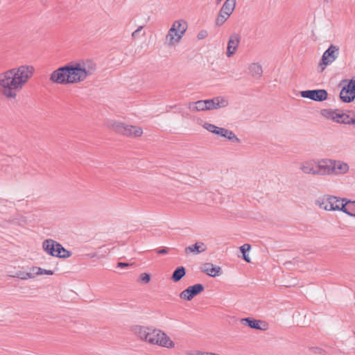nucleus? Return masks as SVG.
I'll use <instances>...</instances> for the list:
<instances>
[{"mask_svg": "<svg viewBox=\"0 0 355 355\" xmlns=\"http://www.w3.org/2000/svg\"><path fill=\"white\" fill-rule=\"evenodd\" d=\"M35 71L33 65L24 64L0 72V95L8 101H16L33 77Z\"/></svg>", "mask_w": 355, "mask_h": 355, "instance_id": "nucleus-1", "label": "nucleus"}, {"mask_svg": "<svg viewBox=\"0 0 355 355\" xmlns=\"http://www.w3.org/2000/svg\"><path fill=\"white\" fill-rule=\"evenodd\" d=\"M96 69V64L92 60L69 62L53 71L50 80L60 85H73L85 81Z\"/></svg>", "mask_w": 355, "mask_h": 355, "instance_id": "nucleus-2", "label": "nucleus"}, {"mask_svg": "<svg viewBox=\"0 0 355 355\" xmlns=\"http://www.w3.org/2000/svg\"><path fill=\"white\" fill-rule=\"evenodd\" d=\"M134 333L140 340L151 345L166 349H173L175 346L172 338L160 329L138 325L134 327Z\"/></svg>", "mask_w": 355, "mask_h": 355, "instance_id": "nucleus-3", "label": "nucleus"}, {"mask_svg": "<svg viewBox=\"0 0 355 355\" xmlns=\"http://www.w3.org/2000/svg\"><path fill=\"white\" fill-rule=\"evenodd\" d=\"M187 28L186 20L180 19L174 21L165 36V44L168 47L178 45L185 35Z\"/></svg>", "mask_w": 355, "mask_h": 355, "instance_id": "nucleus-4", "label": "nucleus"}, {"mask_svg": "<svg viewBox=\"0 0 355 355\" xmlns=\"http://www.w3.org/2000/svg\"><path fill=\"white\" fill-rule=\"evenodd\" d=\"M228 101L222 96H218L212 99L201 100L196 102H189L187 104L188 109L191 112H204L227 106Z\"/></svg>", "mask_w": 355, "mask_h": 355, "instance_id": "nucleus-5", "label": "nucleus"}, {"mask_svg": "<svg viewBox=\"0 0 355 355\" xmlns=\"http://www.w3.org/2000/svg\"><path fill=\"white\" fill-rule=\"evenodd\" d=\"M343 200L336 196L324 195L318 198L315 203L320 209L326 211H340Z\"/></svg>", "mask_w": 355, "mask_h": 355, "instance_id": "nucleus-6", "label": "nucleus"}, {"mask_svg": "<svg viewBox=\"0 0 355 355\" xmlns=\"http://www.w3.org/2000/svg\"><path fill=\"white\" fill-rule=\"evenodd\" d=\"M42 248L47 254L53 257L68 258L71 255L69 251L53 239L45 240L42 243Z\"/></svg>", "mask_w": 355, "mask_h": 355, "instance_id": "nucleus-7", "label": "nucleus"}, {"mask_svg": "<svg viewBox=\"0 0 355 355\" xmlns=\"http://www.w3.org/2000/svg\"><path fill=\"white\" fill-rule=\"evenodd\" d=\"M339 54V47L331 45L323 53L318 67L321 71H324L327 66L334 62Z\"/></svg>", "mask_w": 355, "mask_h": 355, "instance_id": "nucleus-8", "label": "nucleus"}, {"mask_svg": "<svg viewBox=\"0 0 355 355\" xmlns=\"http://www.w3.org/2000/svg\"><path fill=\"white\" fill-rule=\"evenodd\" d=\"M322 116L326 119L331 120L336 123H345L348 121L347 114L340 110H333L331 109H324L321 111Z\"/></svg>", "mask_w": 355, "mask_h": 355, "instance_id": "nucleus-9", "label": "nucleus"}, {"mask_svg": "<svg viewBox=\"0 0 355 355\" xmlns=\"http://www.w3.org/2000/svg\"><path fill=\"white\" fill-rule=\"evenodd\" d=\"M341 100L349 103L355 98V80L352 79L343 87L340 93Z\"/></svg>", "mask_w": 355, "mask_h": 355, "instance_id": "nucleus-10", "label": "nucleus"}, {"mask_svg": "<svg viewBox=\"0 0 355 355\" xmlns=\"http://www.w3.org/2000/svg\"><path fill=\"white\" fill-rule=\"evenodd\" d=\"M300 95L315 101H323L327 98L328 94L325 89H314L302 91Z\"/></svg>", "mask_w": 355, "mask_h": 355, "instance_id": "nucleus-11", "label": "nucleus"}, {"mask_svg": "<svg viewBox=\"0 0 355 355\" xmlns=\"http://www.w3.org/2000/svg\"><path fill=\"white\" fill-rule=\"evenodd\" d=\"M204 291V286L201 284H196L195 285L189 286L180 293V297L182 300L190 301L195 296L200 294Z\"/></svg>", "mask_w": 355, "mask_h": 355, "instance_id": "nucleus-12", "label": "nucleus"}, {"mask_svg": "<svg viewBox=\"0 0 355 355\" xmlns=\"http://www.w3.org/2000/svg\"><path fill=\"white\" fill-rule=\"evenodd\" d=\"M331 169V175H343L349 171V166L343 161L332 159Z\"/></svg>", "mask_w": 355, "mask_h": 355, "instance_id": "nucleus-13", "label": "nucleus"}, {"mask_svg": "<svg viewBox=\"0 0 355 355\" xmlns=\"http://www.w3.org/2000/svg\"><path fill=\"white\" fill-rule=\"evenodd\" d=\"M241 322L243 325H247L249 327L258 330L265 331L268 329V324L261 320H256L252 318H245L241 320Z\"/></svg>", "mask_w": 355, "mask_h": 355, "instance_id": "nucleus-14", "label": "nucleus"}, {"mask_svg": "<svg viewBox=\"0 0 355 355\" xmlns=\"http://www.w3.org/2000/svg\"><path fill=\"white\" fill-rule=\"evenodd\" d=\"M241 41V37L237 34H232L230 35L226 51V56L231 58L234 55L238 49Z\"/></svg>", "mask_w": 355, "mask_h": 355, "instance_id": "nucleus-15", "label": "nucleus"}, {"mask_svg": "<svg viewBox=\"0 0 355 355\" xmlns=\"http://www.w3.org/2000/svg\"><path fill=\"white\" fill-rule=\"evenodd\" d=\"M143 133L144 132L141 127L125 123L122 135L136 138L141 137Z\"/></svg>", "mask_w": 355, "mask_h": 355, "instance_id": "nucleus-16", "label": "nucleus"}, {"mask_svg": "<svg viewBox=\"0 0 355 355\" xmlns=\"http://www.w3.org/2000/svg\"><path fill=\"white\" fill-rule=\"evenodd\" d=\"M300 169L306 174L318 175V159L309 160L303 162L300 166Z\"/></svg>", "mask_w": 355, "mask_h": 355, "instance_id": "nucleus-17", "label": "nucleus"}, {"mask_svg": "<svg viewBox=\"0 0 355 355\" xmlns=\"http://www.w3.org/2000/svg\"><path fill=\"white\" fill-rule=\"evenodd\" d=\"M318 175H331L332 159H318Z\"/></svg>", "mask_w": 355, "mask_h": 355, "instance_id": "nucleus-18", "label": "nucleus"}, {"mask_svg": "<svg viewBox=\"0 0 355 355\" xmlns=\"http://www.w3.org/2000/svg\"><path fill=\"white\" fill-rule=\"evenodd\" d=\"M202 271L212 277H218L223 272L221 267L211 263H204L202 266Z\"/></svg>", "mask_w": 355, "mask_h": 355, "instance_id": "nucleus-19", "label": "nucleus"}, {"mask_svg": "<svg viewBox=\"0 0 355 355\" xmlns=\"http://www.w3.org/2000/svg\"><path fill=\"white\" fill-rule=\"evenodd\" d=\"M341 207L342 209L340 211L352 217H355V201L347 200L343 198Z\"/></svg>", "mask_w": 355, "mask_h": 355, "instance_id": "nucleus-20", "label": "nucleus"}, {"mask_svg": "<svg viewBox=\"0 0 355 355\" xmlns=\"http://www.w3.org/2000/svg\"><path fill=\"white\" fill-rule=\"evenodd\" d=\"M207 250V245L203 242H197L195 244L188 246L185 248L184 252L187 254L193 253L199 254Z\"/></svg>", "mask_w": 355, "mask_h": 355, "instance_id": "nucleus-21", "label": "nucleus"}, {"mask_svg": "<svg viewBox=\"0 0 355 355\" xmlns=\"http://www.w3.org/2000/svg\"><path fill=\"white\" fill-rule=\"evenodd\" d=\"M125 125V123L116 120H111L107 123V127L110 129L121 135L123 134Z\"/></svg>", "mask_w": 355, "mask_h": 355, "instance_id": "nucleus-22", "label": "nucleus"}, {"mask_svg": "<svg viewBox=\"0 0 355 355\" xmlns=\"http://www.w3.org/2000/svg\"><path fill=\"white\" fill-rule=\"evenodd\" d=\"M249 73L254 78H260L263 73V69L259 63H252L248 67Z\"/></svg>", "mask_w": 355, "mask_h": 355, "instance_id": "nucleus-23", "label": "nucleus"}, {"mask_svg": "<svg viewBox=\"0 0 355 355\" xmlns=\"http://www.w3.org/2000/svg\"><path fill=\"white\" fill-rule=\"evenodd\" d=\"M235 7L236 0H226L222 6L220 10L231 16L235 9Z\"/></svg>", "mask_w": 355, "mask_h": 355, "instance_id": "nucleus-24", "label": "nucleus"}, {"mask_svg": "<svg viewBox=\"0 0 355 355\" xmlns=\"http://www.w3.org/2000/svg\"><path fill=\"white\" fill-rule=\"evenodd\" d=\"M216 135L227 138V139L231 141L239 140L235 134L232 131L223 128L218 127V131Z\"/></svg>", "mask_w": 355, "mask_h": 355, "instance_id": "nucleus-25", "label": "nucleus"}, {"mask_svg": "<svg viewBox=\"0 0 355 355\" xmlns=\"http://www.w3.org/2000/svg\"><path fill=\"white\" fill-rule=\"evenodd\" d=\"M30 270L32 272V275H33V279L40 275H53L54 274V271L52 270H46L43 269L40 267L33 266L30 268Z\"/></svg>", "mask_w": 355, "mask_h": 355, "instance_id": "nucleus-26", "label": "nucleus"}, {"mask_svg": "<svg viewBox=\"0 0 355 355\" xmlns=\"http://www.w3.org/2000/svg\"><path fill=\"white\" fill-rule=\"evenodd\" d=\"M186 274V270L183 266L178 268L173 273L171 279L174 282H179Z\"/></svg>", "mask_w": 355, "mask_h": 355, "instance_id": "nucleus-27", "label": "nucleus"}, {"mask_svg": "<svg viewBox=\"0 0 355 355\" xmlns=\"http://www.w3.org/2000/svg\"><path fill=\"white\" fill-rule=\"evenodd\" d=\"M230 16L225 12H223V11H221L220 10L216 18V20H215V24H216V26H223L225 21L229 19Z\"/></svg>", "mask_w": 355, "mask_h": 355, "instance_id": "nucleus-28", "label": "nucleus"}, {"mask_svg": "<svg viewBox=\"0 0 355 355\" xmlns=\"http://www.w3.org/2000/svg\"><path fill=\"white\" fill-rule=\"evenodd\" d=\"M250 250H251V246L248 243H245L240 247V251L242 253L243 258L248 263H250L251 261L250 257L247 254V252H250Z\"/></svg>", "mask_w": 355, "mask_h": 355, "instance_id": "nucleus-29", "label": "nucleus"}, {"mask_svg": "<svg viewBox=\"0 0 355 355\" xmlns=\"http://www.w3.org/2000/svg\"><path fill=\"white\" fill-rule=\"evenodd\" d=\"M12 277L19 278L23 280H26L29 279H33V275H32L31 270L30 272H22L19 271L15 275H10Z\"/></svg>", "mask_w": 355, "mask_h": 355, "instance_id": "nucleus-30", "label": "nucleus"}, {"mask_svg": "<svg viewBox=\"0 0 355 355\" xmlns=\"http://www.w3.org/2000/svg\"><path fill=\"white\" fill-rule=\"evenodd\" d=\"M151 281V275L148 272H141L139 274L137 282L139 284H148Z\"/></svg>", "mask_w": 355, "mask_h": 355, "instance_id": "nucleus-31", "label": "nucleus"}, {"mask_svg": "<svg viewBox=\"0 0 355 355\" xmlns=\"http://www.w3.org/2000/svg\"><path fill=\"white\" fill-rule=\"evenodd\" d=\"M202 127L207 131L214 134H216L218 128V126L209 123H204Z\"/></svg>", "mask_w": 355, "mask_h": 355, "instance_id": "nucleus-32", "label": "nucleus"}, {"mask_svg": "<svg viewBox=\"0 0 355 355\" xmlns=\"http://www.w3.org/2000/svg\"><path fill=\"white\" fill-rule=\"evenodd\" d=\"M347 121H348L346 122V124L355 125V114H354L353 116H350L349 114H347Z\"/></svg>", "mask_w": 355, "mask_h": 355, "instance_id": "nucleus-33", "label": "nucleus"}, {"mask_svg": "<svg viewBox=\"0 0 355 355\" xmlns=\"http://www.w3.org/2000/svg\"><path fill=\"white\" fill-rule=\"evenodd\" d=\"M207 35V33L205 31H202L198 34V38L202 40Z\"/></svg>", "mask_w": 355, "mask_h": 355, "instance_id": "nucleus-34", "label": "nucleus"}, {"mask_svg": "<svg viewBox=\"0 0 355 355\" xmlns=\"http://www.w3.org/2000/svg\"><path fill=\"white\" fill-rule=\"evenodd\" d=\"M130 266V264H129V263H123V262H119V263H118V264H117V266H118L119 268H125V267H128V266Z\"/></svg>", "mask_w": 355, "mask_h": 355, "instance_id": "nucleus-35", "label": "nucleus"}, {"mask_svg": "<svg viewBox=\"0 0 355 355\" xmlns=\"http://www.w3.org/2000/svg\"><path fill=\"white\" fill-rule=\"evenodd\" d=\"M142 29V26L139 27L135 31H134L132 34V37H135L136 35H138V33Z\"/></svg>", "mask_w": 355, "mask_h": 355, "instance_id": "nucleus-36", "label": "nucleus"}, {"mask_svg": "<svg viewBox=\"0 0 355 355\" xmlns=\"http://www.w3.org/2000/svg\"><path fill=\"white\" fill-rule=\"evenodd\" d=\"M142 29V26L139 27L135 31H134L132 34V37H135L136 35H138V33Z\"/></svg>", "mask_w": 355, "mask_h": 355, "instance_id": "nucleus-37", "label": "nucleus"}, {"mask_svg": "<svg viewBox=\"0 0 355 355\" xmlns=\"http://www.w3.org/2000/svg\"><path fill=\"white\" fill-rule=\"evenodd\" d=\"M167 252V250L166 249H162L159 251V254H165Z\"/></svg>", "mask_w": 355, "mask_h": 355, "instance_id": "nucleus-38", "label": "nucleus"}, {"mask_svg": "<svg viewBox=\"0 0 355 355\" xmlns=\"http://www.w3.org/2000/svg\"><path fill=\"white\" fill-rule=\"evenodd\" d=\"M218 2L221 1L222 0H217Z\"/></svg>", "mask_w": 355, "mask_h": 355, "instance_id": "nucleus-39", "label": "nucleus"}]
</instances>
